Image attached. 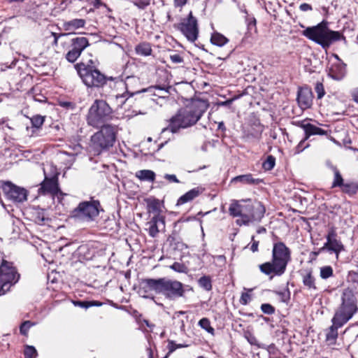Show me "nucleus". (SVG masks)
<instances>
[{"label": "nucleus", "instance_id": "nucleus-1", "mask_svg": "<svg viewBox=\"0 0 358 358\" xmlns=\"http://www.w3.org/2000/svg\"><path fill=\"white\" fill-rule=\"evenodd\" d=\"M151 292L162 294L167 299L173 300L183 295L184 289L180 282L166 278L142 279L138 292L139 295L145 299H153Z\"/></svg>", "mask_w": 358, "mask_h": 358}, {"label": "nucleus", "instance_id": "nucleus-2", "mask_svg": "<svg viewBox=\"0 0 358 358\" xmlns=\"http://www.w3.org/2000/svg\"><path fill=\"white\" fill-rule=\"evenodd\" d=\"M208 108L205 101H195L191 104L180 108L178 113L173 116L167 127L164 128L162 133L170 131L175 134L180 129H185L195 124L201 118Z\"/></svg>", "mask_w": 358, "mask_h": 358}, {"label": "nucleus", "instance_id": "nucleus-3", "mask_svg": "<svg viewBox=\"0 0 358 358\" xmlns=\"http://www.w3.org/2000/svg\"><path fill=\"white\" fill-rule=\"evenodd\" d=\"M229 211L233 217H239L236 220L238 225H248L251 222H259L265 213V208L262 203L251 200H233L229 206Z\"/></svg>", "mask_w": 358, "mask_h": 358}, {"label": "nucleus", "instance_id": "nucleus-4", "mask_svg": "<svg viewBox=\"0 0 358 358\" xmlns=\"http://www.w3.org/2000/svg\"><path fill=\"white\" fill-rule=\"evenodd\" d=\"M329 22L322 20L315 26L308 27L302 31V35L320 45L323 49H328L334 43L338 41H346L343 34L333 31L328 27Z\"/></svg>", "mask_w": 358, "mask_h": 358}, {"label": "nucleus", "instance_id": "nucleus-5", "mask_svg": "<svg viewBox=\"0 0 358 358\" xmlns=\"http://www.w3.org/2000/svg\"><path fill=\"white\" fill-rule=\"evenodd\" d=\"M291 259L290 250L282 242L275 243L272 250V261L259 266L262 273L266 275L273 273L275 275H282L288 262Z\"/></svg>", "mask_w": 358, "mask_h": 358}, {"label": "nucleus", "instance_id": "nucleus-6", "mask_svg": "<svg viewBox=\"0 0 358 358\" xmlns=\"http://www.w3.org/2000/svg\"><path fill=\"white\" fill-rule=\"evenodd\" d=\"M358 312L357 299L354 291L350 288L343 290L341 303L335 309L331 322L344 326Z\"/></svg>", "mask_w": 358, "mask_h": 358}, {"label": "nucleus", "instance_id": "nucleus-7", "mask_svg": "<svg viewBox=\"0 0 358 358\" xmlns=\"http://www.w3.org/2000/svg\"><path fill=\"white\" fill-rule=\"evenodd\" d=\"M77 73L83 84L88 88L103 87L108 80H113V77H107L93 66L83 62L75 65Z\"/></svg>", "mask_w": 358, "mask_h": 358}, {"label": "nucleus", "instance_id": "nucleus-8", "mask_svg": "<svg viewBox=\"0 0 358 358\" xmlns=\"http://www.w3.org/2000/svg\"><path fill=\"white\" fill-rule=\"evenodd\" d=\"M117 133V127L112 124H103L101 129L91 136V145L94 152L99 155L103 150L113 147Z\"/></svg>", "mask_w": 358, "mask_h": 358}, {"label": "nucleus", "instance_id": "nucleus-9", "mask_svg": "<svg viewBox=\"0 0 358 358\" xmlns=\"http://www.w3.org/2000/svg\"><path fill=\"white\" fill-rule=\"evenodd\" d=\"M113 110L103 99H96L91 105L87 115V122L90 126L98 128L111 120Z\"/></svg>", "mask_w": 358, "mask_h": 358}, {"label": "nucleus", "instance_id": "nucleus-10", "mask_svg": "<svg viewBox=\"0 0 358 358\" xmlns=\"http://www.w3.org/2000/svg\"><path fill=\"white\" fill-rule=\"evenodd\" d=\"M100 203L98 201L80 202L71 211V217L78 221L91 222L96 220L100 212Z\"/></svg>", "mask_w": 358, "mask_h": 358}, {"label": "nucleus", "instance_id": "nucleus-11", "mask_svg": "<svg viewBox=\"0 0 358 358\" xmlns=\"http://www.w3.org/2000/svg\"><path fill=\"white\" fill-rule=\"evenodd\" d=\"M19 278L20 275L13 264L3 261L0 266V296L9 291L10 287L15 285Z\"/></svg>", "mask_w": 358, "mask_h": 358}, {"label": "nucleus", "instance_id": "nucleus-12", "mask_svg": "<svg viewBox=\"0 0 358 358\" xmlns=\"http://www.w3.org/2000/svg\"><path fill=\"white\" fill-rule=\"evenodd\" d=\"M175 27L190 42H194L197 40L199 36V25L197 19L192 15L190 12L187 17L181 20V22Z\"/></svg>", "mask_w": 358, "mask_h": 358}, {"label": "nucleus", "instance_id": "nucleus-13", "mask_svg": "<svg viewBox=\"0 0 358 358\" xmlns=\"http://www.w3.org/2000/svg\"><path fill=\"white\" fill-rule=\"evenodd\" d=\"M3 190L6 197L15 203H22L27 199V191L22 187L6 182L3 186Z\"/></svg>", "mask_w": 358, "mask_h": 358}, {"label": "nucleus", "instance_id": "nucleus-14", "mask_svg": "<svg viewBox=\"0 0 358 358\" xmlns=\"http://www.w3.org/2000/svg\"><path fill=\"white\" fill-rule=\"evenodd\" d=\"M39 192L43 194H50L52 196L62 195V193L60 191L59 186L57 178L56 177H53L51 178H45V180L41 183V187L39 189Z\"/></svg>", "mask_w": 358, "mask_h": 358}, {"label": "nucleus", "instance_id": "nucleus-15", "mask_svg": "<svg viewBox=\"0 0 358 358\" xmlns=\"http://www.w3.org/2000/svg\"><path fill=\"white\" fill-rule=\"evenodd\" d=\"M149 235L155 238L157 236L161 229L165 227L164 217L161 215H155L146 224Z\"/></svg>", "mask_w": 358, "mask_h": 358}, {"label": "nucleus", "instance_id": "nucleus-16", "mask_svg": "<svg viewBox=\"0 0 358 358\" xmlns=\"http://www.w3.org/2000/svg\"><path fill=\"white\" fill-rule=\"evenodd\" d=\"M133 79H134L133 78H127V83H125L126 89H127L126 93L129 94L130 96H132L133 95H134L136 94H139L143 92H148V91L152 92L153 90L158 91V93H156L155 91L154 94L156 96H158L159 97H165L169 94V89H171V87H162L159 85L152 86V87H149L148 89H143L142 90H138V91H136L134 92H129L127 86H128L129 82Z\"/></svg>", "mask_w": 358, "mask_h": 358}, {"label": "nucleus", "instance_id": "nucleus-17", "mask_svg": "<svg viewBox=\"0 0 358 358\" xmlns=\"http://www.w3.org/2000/svg\"><path fill=\"white\" fill-rule=\"evenodd\" d=\"M312 92L308 88H301L298 92L297 101L301 109H306L311 106L313 101Z\"/></svg>", "mask_w": 358, "mask_h": 358}, {"label": "nucleus", "instance_id": "nucleus-18", "mask_svg": "<svg viewBox=\"0 0 358 358\" xmlns=\"http://www.w3.org/2000/svg\"><path fill=\"white\" fill-rule=\"evenodd\" d=\"M327 251L330 254H335L336 259H338L339 254L341 252L345 250V248L342 242L339 239H334L329 241H327L322 248H320V251Z\"/></svg>", "mask_w": 358, "mask_h": 358}, {"label": "nucleus", "instance_id": "nucleus-19", "mask_svg": "<svg viewBox=\"0 0 358 358\" xmlns=\"http://www.w3.org/2000/svg\"><path fill=\"white\" fill-rule=\"evenodd\" d=\"M346 72V64L343 62H337L332 64L329 76L335 80H341L345 76Z\"/></svg>", "mask_w": 358, "mask_h": 358}, {"label": "nucleus", "instance_id": "nucleus-20", "mask_svg": "<svg viewBox=\"0 0 358 358\" xmlns=\"http://www.w3.org/2000/svg\"><path fill=\"white\" fill-rule=\"evenodd\" d=\"M331 326L329 327L326 333V341L329 345L336 344L338 336V329L343 327L340 324H336L335 322H331Z\"/></svg>", "mask_w": 358, "mask_h": 358}, {"label": "nucleus", "instance_id": "nucleus-21", "mask_svg": "<svg viewBox=\"0 0 358 358\" xmlns=\"http://www.w3.org/2000/svg\"><path fill=\"white\" fill-rule=\"evenodd\" d=\"M301 127L306 133L305 140H308V138L312 135H325V134H327L326 131L323 130L322 129H321L314 124H310V123L302 124Z\"/></svg>", "mask_w": 358, "mask_h": 358}, {"label": "nucleus", "instance_id": "nucleus-22", "mask_svg": "<svg viewBox=\"0 0 358 358\" xmlns=\"http://www.w3.org/2000/svg\"><path fill=\"white\" fill-rule=\"evenodd\" d=\"M201 193V190L199 187L192 189L178 199L177 205H182L189 202L198 197Z\"/></svg>", "mask_w": 358, "mask_h": 358}, {"label": "nucleus", "instance_id": "nucleus-23", "mask_svg": "<svg viewBox=\"0 0 358 358\" xmlns=\"http://www.w3.org/2000/svg\"><path fill=\"white\" fill-rule=\"evenodd\" d=\"M88 39L85 37H77L71 41L72 48L77 50L80 54L89 46Z\"/></svg>", "mask_w": 358, "mask_h": 358}, {"label": "nucleus", "instance_id": "nucleus-24", "mask_svg": "<svg viewBox=\"0 0 358 358\" xmlns=\"http://www.w3.org/2000/svg\"><path fill=\"white\" fill-rule=\"evenodd\" d=\"M85 24V21L83 19H73L72 20L66 22L64 24L65 30L72 31L81 27H83Z\"/></svg>", "mask_w": 358, "mask_h": 358}, {"label": "nucleus", "instance_id": "nucleus-25", "mask_svg": "<svg viewBox=\"0 0 358 358\" xmlns=\"http://www.w3.org/2000/svg\"><path fill=\"white\" fill-rule=\"evenodd\" d=\"M136 176L141 180L152 182L155 178V173L151 170H141L136 173Z\"/></svg>", "mask_w": 358, "mask_h": 358}, {"label": "nucleus", "instance_id": "nucleus-26", "mask_svg": "<svg viewBox=\"0 0 358 358\" xmlns=\"http://www.w3.org/2000/svg\"><path fill=\"white\" fill-rule=\"evenodd\" d=\"M258 180L254 179L251 174L241 175L234 177L231 180V182H241L243 184H255Z\"/></svg>", "mask_w": 358, "mask_h": 358}, {"label": "nucleus", "instance_id": "nucleus-27", "mask_svg": "<svg viewBox=\"0 0 358 358\" xmlns=\"http://www.w3.org/2000/svg\"><path fill=\"white\" fill-rule=\"evenodd\" d=\"M210 41L213 44L222 47L228 42V39L220 33H214L211 36Z\"/></svg>", "mask_w": 358, "mask_h": 358}, {"label": "nucleus", "instance_id": "nucleus-28", "mask_svg": "<svg viewBox=\"0 0 358 358\" xmlns=\"http://www.w3.org/2000/svg\"><path fill=\"white\" fill-rule=\"evenodd\" d=\"M303 283L308 289L316 290L315 279L311 272L308 273L303 277Z\"/></svg>", "mask_w": 358, "mask_h": 358}, {"label": "nucleus", "instance_id": "nucleus-29", "mask_svg": "<svg viewBox=\"0 0 358 358\" xmlns=\"http://www.w3.org/2000/svg\"><path fill=\"white\" fill-rule=\"evenodd\" d=\"M136 52L138 55L142 56H148L152 53V48L149 43H143L136 46Z\"/></svg>", "mask_w": 358, "mask_h": 358}, {"label": "nucleus", "instance_id": "nucleus-30", "mask_svg": "<svg viewBox=\"0 0 358 358\" xmlns=\"http://www.w3.org/2000/svg\"><path fill=\"white\" fill-rule=\"evenodd\" d=\"M341 191L348 194H354L358 189V185L354 182L343 183L341 187Z\"/></svg>", "mask_w": 358, "mask_h": 358}, {"label": "nucleus", "instance_id": "nucleus-31", "mask_svg": "<svg viewBox=\"0 0 358 358\" xmlns=\"http://www.w3.org/2000/svg\"><path fill=\"white\" fill-rule=\"evenodd\" d=\"M199 285L206 291H210L212 289L211 280L208 276L205 275L200 278L199 280Z\"/></svg>", "mask_w": 358, "mask_h": 358}, {"label": "nucleus", "instance_id": "nucleus-32", "mask_svg": "<svg viewBox=\"0 0 358 358\" xmlns=\"http://www.w3.org/2000/svg\"><path fill=\"white\" fill-rule=\"evenodd\" d=\"M333 268L330 266H325L320 268V275L322 279H327L333 275Z\"/></svg>", "mask_w": 358, "mask_h": 358}, {"label": "nucleus", "instance_id": "nucleus-33", "mask_svg": "<svg viewBox=\"0 0 358 358\" xmlns=\"http://www.w3.org/2000/svg\"><path fill=\"white\" fill-rule=\"evenodd\" d=\"M343 179L339 172V171L335 168L334 169V181H333V183H332V187H341L342 185H343Z\"/></svg>", "mask_w": 358, "mask_h": 358}, {"label": "nucleus", "instance_id": "nucleus-34", "mask_svg": "<svg viewBox=\"0 0 358 358\" xmlns=\"http://www.w3.org/2000/svg\"><path fill=\"white\" fill-rule=\"evenodd\" d=\"M199 325L206 331L213 334L214 329L210 326V320L208 318H202L199 322Z\"/></svg>", "mask_w": 358, "mask_h": 358}, {"label": "nucleus", "instance_id": "nucleus-35", "mask_svg": "<svg viewBox=\"0 0 358 358\" xmlns=\"http://www.w3.org/2000/svg\"><path fill=\"white\" fill-rule=\"evenodd\" d=\"M275 164V158L269 155L267 157L266 159L263 162V168L266 171H270L273 169Z\"/></svg>", "mask_w": 358, "mask_h": 358}, {"label": "nucleus", "instance_id": "nucleus-36", "mask_svg": "<svg viewBox=\"0 0 358 358\" xmlns=\"http://www.w3.org/2000/svg\"><path fill=\"white\" fill-rule=\"evenodd\" d=\"M150 213H153L155 215H160V203L159 200H153L148 204Z\"/></svg>", "mask_w": 358, "mask_h": 358}, {"label": "nucleus", "instance_id": "nucleus-37", "mask_svg": "<svg viewBox=\"0 0 358 358\" xmlns=\"http://www.w3.org/2000/svg\"><path fill=\"white\" fill-rule=\"evenodd\" d=\"M80 55L81 54H80L77 50L72 48V49L66 53V58L69 62L73 63L76 61Z\"/></svg>", "mask_w": 358, "mask_h": 358}, {"label": "nucleus", "instance_id": "nucleus-38", "mask_svg": "<svg viewBox=\"0 0 358 358\" xmlns=\"http://www.w3.org/2000/svg\"><path fill=\"white\" fill-rule=\"evenodd\" d=\"M37 351L34 346H26L24 350L25 358H36L37 357Z\"/></svg>", "mask_w": 358, "mask_h": 358}, {"label": "nucleus", "instance_id": "nucleus-39", "mask_svg": "<svg viewBox=\"0 0 358 358\" xmlns=\"http://www.w3.org/2000/svg\"><path fill=\"white\" fill-rule=\"evenodd\" d=\"M38 89L37 87H34L31 90V94L34 101L38 102H45L46 101V97L40 93H37Z\"/></svg>", "mask_w": 358, "mask_h": 358}, {"label": "nucleus", "instance_id": "nucleus-40", "mask_svg": "<svg viewBox=\"0 0 358 358\" xmlns=\"http://www.w3.org/2000/svg\"><path fill=\"white\" fill-rule=\"evenodd\" d=\"M31 121L33 127L36 128H40L44 122V117L38 115H35L31 119Z\"/></svg>", "mask_w": 358, "mask_h": 358}, {"label": "nucleus", "instance_id": "nucleus-41", "mask_svg": "<svg viewBox=\"0 0 358 358\" xmlns=\"http://www.w3.org/2000/svg\"><path fill=\"white\" fill-rule=\"evenodd\" d=\"M245 338L250 343V344L256 345L258 348H262V346L258 343V341L256 338V337L252 334L250 332H246L245 334Z\"/></svg>", "mask_w": 358, "mask_h": 358}, {"label": "nucleus", "instance_id": "nucleus-42", "mask_svg": "<svg viewBox=\"0 0 358 358\" xmlns=\"http://www.w3.org/2000/svg\"><path fill=\"white\" fill-rule=\"evenodd\" d=\"M139 9H145L149 4L150 0H129Z\"/></svg>", "mask_w": 358, "mask_h": 358}, {"label": "nucleus", "instance_id": "nucleus-43", "mask_svg": "<svg viewBox=\"0 0 358 358\" xmlns=\"http://www.w3.org/2000/svg\"><path fill=\"white\" fill-rule=\"evenodd\" d=\"M315 91L317 93V99H322L325 94L324 88L322 83H317L315 87Z\"/></svg>", "mask_w": 358, "mask_h": 358}, {"label": "nucleus", "instance_id": "nucleus-44", "mask_svg": "<svg viewBox=\"0 0 358 358\" xmlns=\"http://www.w3.org/2000/svg\"><path fill=\"white\" fill-rule=\"evenodd\" d=\"M186 346L187 345H182V344L177 345L174 341H168L167 348L169 350V353H171L173 351H175L177 348H184V347H186Z\"/></svg>", "mask_w": 358, "mask_h": 358}, {"label": "nucleus", "instance_id": "nucleus-45", "mask_svg": "<svg viewBox=\"0 0 358 358\" xmlns=\"http://www.w3.org/2000/svg\"><path fill=\"white\" fill-rule=\"evenodd\" d=\"M33 324L30 321L24 322L20 328V333L23 335H26Z\"/></svg>", "mask_w": 358, "mask_h": 358}, {"label": "nucleus", "instance_id": "nucleus-46", "mask_svg": "<svg viewBox=\"0 0 358 358\" xmlns=\"http://www.w3.org/2000/svg\"><path fill=\"white\" fill-rule=\"evenodd\" d=\"M261 310L264 313L271 315L275 312V308L268 303H263L261 306Z\"/></svg>", "mask_w": 358, "mask_h": 358}, {"label": "nucleus", "instance_id": "nucleus-47", "mask_svg": "<svg viewBox=\"0 0 358 358\" xmlns=\"http://www.w3.org/2000/svg\"><path fill=\"white\" fill-rule=\"evenodd\" d=\"M251 299V296L250 294L247 292L242 293L241 299H240V303L242 305H247Z\"/></svg>", "mask_w": 358, "mask_h": 358}, {"label": "nucleus", "instance_id": "nucleus-48", "mask_svg": "<svg viewBox=\"0 0 358 358\" xmlns=\"http://www.w3.org/2000/svg\"><path fill=\"white\" fill-rule=\"evenodd\" d=\"M73 304L76 306H79L80 308H85V309L92 306V303H90L89 301H73Z\"/></svg>", "mask_w": 358, "mask_h": 358}, {"label": "nucleus", "instance_id": "nucleus-49", "mask_svg": "<svg viewBox=\"0 0 358 358\" xmlns=\"http://www.w3.org/2000/svg\"><path fill=\"white\" fill-rule=\"evenodd\" d=\"M327 241H329L334 239H338L337 238V233L335 230V229L331 228L329 231L326 236Z\"/></svg>", "mask_w": 358, "mask_h": 358}, {"label": "nucleus", "instance_id": "nucleus-50", "mask_svg": "<svg viewBox=\"0 0 358 358\" xmlns=\"http://www.w3.org/2000/svg\"><path fill=\"white\" fill-rule=\"evenodd\" d=\"M170 59H171V62L174 64H180V63H182L183 61L182 57L178 54H174V55H170Z\"/></svg>", "mask_w": 358, "mask_h": 358}, {"label": "nucleus", "instance_id": "nucleus-51", "mask_svg": "<svg viewBox=\"0 0 358 358\" xmlns=\"http://www.w3.org/2000/svg\"><path fill=\"white\" fill-rule=\"evenodd\" d=\"M260 132L261 131L259 130V126H258V128L254 132H248L246 134V137L248 138L250 137L258 138H259Z\"/></svg>", "mask_w": 358, "mask_h": 358}, {"label": "nucleus", "instance_id": "nucleus-52", "mask_svg": "<svg viewBox=\"0 0 358 358\" xmlns=\"http://www.w3.org/2000/svg\"><path fill=\"white\" fill-rule=\"evenodd\" d=\"M164 178L171 182H176V183L179 182V180H178L176 175H174V174H165Z\"/></svg>", "mask_w": 358, "mask_h": 358}, {"label": "nucleus", "instance_id": "nucleus-53", "mask_svg": "<svg viewBox=\"0 0 358 358\" xmlns=\"http://www.w3.org/2000/svg\"><path fill=\"white\" fill-rule=\"evenodd\" d=\"M306 140H305V138L301 141V142L299 143V144L298 145L297 148H296V152L297 153H299L300 152H302L305 148H308L309 146V144H306V145H303L305 141Z\"/></svg>", "mask_w": 358, "mask_h": 358}, {"label": "nucleus", "instance_id": "nucleus-54", "mask_svg": "<svg viewBox=\"0 0 358 358\" xmlns=\"http://www.w3.org/2000/svg\"><path fill=\"white\" fill-rule=\"evenodd\" d=\"M252 243L250 247V250L253 252H257L258 250L259 241H255L254 236L252 237Z\"/></svg>", "mask_w": 358, "mask_h": 358}, {"label": "nucleus", "instance_id": "nucleus-55", "mask_svg": "<svg viewBox=\"0 0 358 358\" xmlns=\"http://www.w3.org/2000/svg\"><path fill=\"white\" fill-rule=\"evenodd\" d=\"M299 8L301 11L306 12L312 10V6L306 3H301L299 6Z\"/></svg>", "mask_w": 358, "mask_h": 358}, {"label": "nucleus", "instance_id": "nucleus-56", "mask_svg": "<svg viewBox=\"0 0 358 358\" xmlns=\"http://www.w3.org/2000/svg\"><path fill=\"white\" fill-rule=\"evenodd\" d=\"M137 115H138V113L135 110H133L131 112L128 111V112H125V113L124 114V117L126 118L130 119Z\"/></svg>", "mask_w": 358, "mask_h": 358}, {"label": "nucleus", "instance_id": "nucleus-57", "mask_svg": "<svg viewBox=\"0 0 358 358\" xmlns=\"http://www.w3.org/2000/svg\"><path fill=\"white\" fill-rule=\"evenodd\" d=\"M352 96L354 101L358 102V86L352 91Z\"/></svg>", "mask_w": 358, "mask_h": 358}, {"label": "nucleus", "instance_id": "nucleus-58", "mask_svg": "<svg viewBox=\"0 0 358 358\" xmlns=\"http://www.w3.org/2000/svg\"><path fill=\"white\" fill-rule=\"evenodd\" d=\"M69 34H57L56 33H52V35L55 38L54 39V44L55 45H57V42H58V39L59 37L61 36H66V35H69Z\"/></svg>", "mask_w": 358, "mask_h": 358}, {"label": "nucleus", "instance_id": "nucleus-59", "mask_svg": "<svg viewBox=\"0 0 358 358\" xmlns=\"http://www.w3.org/2000/svg\"><path fill=\"white\" fill-rule=\"evenodd\" d=\"M187 0H174L175 6L177 7H182L186 4Z\"/></svg>", "mask_w": 358, "mask_h": 358}, {"label": "nucleus", "instance_id": "nucleus-60", "mask_svg": "<svg viewBox=\"0 0 358 358\" xmlns=\"http://www.w3.org/2000/svg\"><path fill=\"white\" fill-rule=\"evenodd\" d=\"M180 266V264H178V263H174L171 266V268L175 271H180L179 270V267Z\"/></svg>", "mask_w": 358, "mask_h": 358}, {"label": "nucleus", "instance_id": "nucleus-61", "mask_svg": "<svg viewBox=\"0 0 358 358\" xmlns=\"http://www.w3.org/2000/svg\"><path fill=\"white\" fill-rule=\"evenodd\" d=\"M265 232H266V229L264 227H259L257 230V234H263V233H265Z\"/></svg>", "mask_w": 358, "mask_h": 358}, {"label": "nucleus", "instance_id": "nucleus-62", "mask_svg": "<svg viewBox=\"0 0 358 358\" xmlns=\"http://www.w3.org/2000/svg\"><path fill=\"white\" fill-rule=\"evenodd\" d=\"M90 303H92V306H100L101 305V303L95 301H91Z\"/></svg>", "mask_w": 358, "mask_h": 358}, {"label": "nucleus", "instance_id": "nucleus-63", "mask_svg": "<svg viewBox=\"0 0 358 358\" xmlns=\"http://www.w3.org/2000/svg\"><path fill=\"white\" fill-rule=\"evenodd\" d=\"M125 96H126L125 94H117V95H115V97H116L117 100H119V99H122L124 98Z\"/></svg>", "mask_w": 358, "mask_h": 358}, {"label": "nucleus", "instance_id": "nucleus-64", "mask_svg": "<svg viewBox=\"0 0 358 358\" xmlns=\"http://www.w3.org/2000/svg\"><path fill=\"white\" fill-rule=\"evenodd\" d=\"M148 358H153V354L151 349H148Z\"/></svg>", "mask_w": 358, "mask_h": 358}]
</instances>
